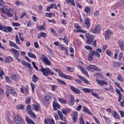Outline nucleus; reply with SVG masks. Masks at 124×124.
Here are the masks:
<instances>
[{
	"label": "nucleus",
	"mask_w": 124,
	"mask_h": 124,
	"mask_svg": "<svg viewBox=\"0 0 124 124\" xmlns=\"http://www.w3.org/2000/svg\"><path fill=\"white\" fill-rule=\"evenodd\" d=\"M94 56H96V57H97L98 58H100V54H99V53L97 52V51L92 50L89 53L88 57V61L89 62H92Z\"/></svg>",
	"instance_id": "f257e3e1"
},
{
	"label": "nucleus",
	"mask_w": 124,
	"mask_h": 124,
	"mask_svg": "<svg viewBox=\"0 0 124 124\" xmlns=\"http://www.w3.org/2000/svg\"><path fill=\"white\" fill-rule=\"evenodd\" d=\"M52 98V94L50 93L46 94L43 99V103L44 105L45 106H47V105L50 103V100Z\"/></svg>",
	"instance_id": "f03ea898"
},
{
	"label": "nucleus",
	"mask_w": 124,
	"mask_h": 124,
	"mask_svg": "<svg viewBox=\"0 0 124 124\" xmlns=\"http://www.w3.org/2000/svg\"><path fill=\"white\" fill-rule=\"evenodd\" d=\"M31 108V105H27V111L29 115H30L31 117H32L33 118L35 119V118H36V116H35V114H34V113H33V111H32L33 110V109Z\"/></svg>",
	"instance_id": "7ed1b4c3"
},
{
	"label": "nucleus",
	"mask_w": 124,
	"mask_h": 124,
	"mask_svg": "<svg viewBox=\"0 0 124 124\" xmlns=\"http://www.w3.org/2000/svg\"><path fill=\"white\" fill-rule=\"evenodd\" d=\"M41 59L45 64H46V65H51V64H52L50 61L48 60V58H47V57H46L44 54L42 55Z\"/></svg>",
	"instance_id": "20e7f679"
},
{
	"label": "nucleus",
	"mask_w": 124,
	"mask_h": 124,
	"mask_svg": "<svg viewBox=\"0 0 124 124\" xmlns=\"http://www.w3.org/2000/svg\"><path fill=\"white\" fill-rule=\"evenodd\" d=\"M0 30L5 31V32H11L13 29L10 26L5 27L0 24Z\"/></svg>",
	"instance_id": "39448f33"
},
{
	"label": "nucleus",
	"mask_w": 124,
	"mask_h": 124,
	"mask_svg": "<svg viewBox=\"0 0 124 124\" xmlns=\"http://www.w3.org/2000/svg\"><path fill=\"white\" fill-rule=\"evenodd\" d=\"M39 70L41 71L44 76H48L49 75V71H50L49 68H43L42 66H41V69Z\"/></svg>",
	"instance_id": "423d86ee"
},
{
	"label": "nucleus",
	"mask_w": 124,
	"mask_h": 124,
	"mask_svg": "<svg viewBox=\"0 0 124 124\" xmlns=\"http://www.w3.org/2000/svg\"><path fill=\"white\" fill-rule=\"evenodd\" d=\"M8 91L11 94L14 95V96H17V93H16V90L13 88V87H8Z\"/></svg>",
	"instance_id": "0eeeda50"
},
{
	"label": "nucleus",
	"mask_w": 124,
	"mask_h": 124,
	"mask_svg": "<svg viewBox=\"0 0 124 124\" xmlns=\"http://www.w3.org/2000/svg\"><path fill=\"white\" fill-rule=\"evenodd\" d=\"M111 35H113L112 31L109 30H107V31H106V33L105 34V37L106 40H108V39H109V38L110 36H111Z\"/></svg>",
	"instance_id": "6e6552de"
},
{
	"label": "nucleus",
	"mask_w": 124,
	"mask_h": 124,
	"mask_svg": "<svg viewBox=\"0 0 124 124\" xmlns=\"http://www.w3.org/2000/svg\"><path fill=\"white\" fill-rule=\"evenodd\" d=\"M78 67L80 69L83 74H84L85 76H87V77H89V73H88V71H87V70H86L85 68H84V67L80 65H78Z\"/></svg>",
	"instance_id": "1a4fd4ad"
},
{
	"label": "nucleus",
	"mask_w": 124,
	"mask_h": 124,
	"mask_svg": "<svg viewBox=\"0 0 124 124\" xmlns=\"http://www.w3.org/2000/svg\"><path fill=\"white\" fill-rule=\"evenodd\" d=\"M100 31H101V25L99 24L92 31V32L93 33H99Z\"/></svg>",
	"instance_id": "9d476101"
},
{
	"label": "nucleus",
	"mask_w": 124,
	"mask_h": 124,
	"mask_svg": "<svg viewBox=\"0 0 124 124\" xmlns=\"http://www.w3.org/2000/svg\"><path fill=\"white\" fill-rule=\"evenodd\" d=\"M15 122L17 124H22L23 123L22 118L20 117L18 115H16L15 117Z\"/></svg>",
	"instance_id": "9b49d317"
},
{
	"label": "nucleus",
	"mask_w": 124,
	"mask_h": 124,
	"mask_svg": "<svg viewBox=\"0 0 124 124\" xmlns=\"http://www.w3.org/2000/svg\"><path fill=\"white\" fill-rule=\"evenodd\" d=\"M96 81H97L98 85L101 86V87H103V86H107L108 85V83H107V81L105 80H100L98 79H96Z\"/></svg>",
	"instance_id": "f8f14e48"
},
{
	"label": "nucleus",
	"mask_w": 124,
	"mask_h": 124,
	"mask_svg": "<svg viewBox=\"0 0 124 124\" xmlns=\"http://www.w3.org/2000/svg\"><path fill=\"white\" fill-rule=\"evenodd\" d=\"M69 87L71 90H72L75 93H77V94H79V93H81V91H80L78 88H76L72 86V85H70Z\"/></svg>",
	"instance_id": "ddd939ff"
},
{
	"label": "nucleus",
	"mask_w": 124,
	"mask_h": 124,
	"mask_svg": "<svg viewBox=\"0 0 124 124\" xmlns=\"http://www.w3.org/2000/svg\"><path fill=\"white\" fill-rule=\"evenodd\" d=\"M11 51L13 52L14 54H15V56H14L15 58L20 57V52H19V51L15 49V48H11Z\"/></svg>",
	"instance_id": "4468645a"
},
{
	"label": "nucleus",
	"mask_w": 124,
	"mask_h": 124,
	"mask_svg": "<svg viewBox=\"0 0 124 124\" xmlns=\"http://www.w3.org/2000/svg\"><path fill=\"white\" fill-rule=\"evenodd\" d=\"M58 114L60 117V120L62 121H63V122H66V118H63V114H62V112L60 110H58Z\"/></svg>",
	"instance_id": "2eb2a0df"
},
{
	"label": "nucleus",
	"mask_w": 124,
	"mask_h": 124,
	"mask_svg": "<svg viewBox=\"0 0 124 124\" xmlns=\"http://www.w3.org/2000/svg\"><path fill=\"white\" fill-rule=\"evenodd\" d=\"M45 124H55V121L53 119H50V118H47V120L45 119L44 121Z\"/></svg>",
	"instance_id": "dca6fc26"
},
{
	"label": "nucleus",
	"mask_w": 124,
	"mask_h": 124,
	"mask_svg": "<svg viewBox=\"0 0 124 124\" xmlns=\"http://www.w3.org/2000/svg\"><path fill=\"white\" fill-rule=\"evenodd\" d=\"M78 78L80 79V80H82V81H83L85 83V84H87V85H89L90 84V82H89V80L88 79H86V78L83 77L80 75L78 76Z\"/></svg>",
	"instance_id": "f3484780"
},
{
	"label": "nucleus",
	"mask_w": 124,
	"mask_h": 124,
	"mask_svg": "<svg viewBox=\"0 0 124 124\" xmlns=\"http://www.w3.org/2000/svg\"><path fill=\"white\" fill-rule=\"evenodd\" d=\"M47 36V34L44 32H41L37 36V38L38 39H40L41 37H43V38H45Z\"/></svg>",
	"instance_id": "a211bd4d"
},
{
	"label": "nucleus",
	"mask_w": 124,
	"mask_h": 124,
	"mask_svg": "<svg viewBox=\"0 0 124 124\" xmlns=\"http://www.w3.org/2000/svg\"><path fill=\"white\" fill-rule=\"evenodd\" d=\"M69 104L70 106L74 105V96L72 94L70 96V99Z\"/></svg>",
	"instance_id": "6ab92c4d"
},
{
	"label": "nucleus",
	"mask_w": 124,
	"mask_h": 124,
	"mask_svg": "<svg viewBox=\"0 0 124 124\" xmlns=\"http://www.w3.org/2000/svg\"><path fill=\"white\" fill-rule=\"evenodd\" d=\"M53 106L54 110H57V108L60 109L61 108V105H59L58 103L56 102H53Z\"/></svg>",
	"instance_id": "aec40b11"
},
{
	"label": "nucleus",
	"mask_w": 124,
	"mask_h": 124,
	"mask_svg": "<svg viewBox=\"0 0 124 124\" xmlns=\"http://www.w3.org/2000/svg\"><path fill=\"white\" fill-rule=\"evenodd\" d=\"M94 67H95V66L93 65H90L86 67V69L87 70H88V71L92 72L94 70Z\"/></svg>",
	"instance_id": "412c9836"
},
{
	"label": "nucleus",
	"mask_w": 124,
	"mask_h": 124,
	"mask_svg": "<svg viewBox=\"0 0 124 124\" xmlns=\"http://www.w3.org/2000/svg\"><path fill=\"white\" fill-rule=\"evenodd\" d=\"M94 39V37H92V38H90L89 39H87L86 42L87 44L91 45L93 43Z\"/></svg>",
	"instance_id": "4be33fe9"
},
{
	"label": "nucleus",
	"mask_w": 124,
	"mask_h": 124,
	"mask_svg": "<svg viewBox=\"0 0 124 124\" xmlns=\"http://www.w3.org/2000/svg\"><path fill=\"white\" fill-rule=\"evenodd\" d=\"M85 25L86 28H90L91 27V23L90 22V18H87L85 20Z\"/></svg>",
	"instance_id": "5701e85b"
},
{
	"label": "nucleus",
	"mask_w": 124,
	"mask_h": 124,
	"mask_svg": "<svg viewBox=\"0 0 124 124\" xmlns=\"http://www.w3.org/2000/svg\"><path fill=\"white\" fill-rule=\"evenodd\" d=\"M46 26V24H45V21H44L43 24L42 26H38L37 27V29L40 30L41 31H45V26Z\"/></svg>",
	"instance_id": "b1692460"
},
{
	"label": "nucleus",
	"mask_w": 124,
	"mask_h": 124,
	"mask_svg": "<svg viewBox=\"0 0 124 124\" xmlns=\"http://www.w3.org/2000/svg\"><path fill=\"white\" fill-rule=\"evenodd\" d=\"M83 112H85V113H87L89 115H93V113H91V111H90V110H89V109H88V108H87L86 107H83Z\"/></svg>",
	"instance_id": "393cba45"
},
{
	"label": "nucleus",
	"mask_w": 124,
	"mask_h": 124,
	"mask_svg": "<svg viewBox=\"0 0 124 124\" xmlns=\"http://www.w3.org/2000/svg\"><path fill=\"white\" fill-rule=\"evenodd\" d=\"M13 62V58L11 57V56H8L7 57L5 62L6 63H9L10 62Z\"/></svg>",
	"instance_id": "a878e982"
},
{
	"label": "nucleus",
	"mask_w": 124,
	"mask_h": 124,
	"mask_svg": "<svg viewBox=\"0 0 124 124\" xmlns=\"http://www.w3.org/2000/svg\"><path fill=\"white\" fill-rule=\"evenodd\" d=\"M112 66L113 67H114V68H118V66H121V62H113Z\"/></svg>",
	"instance_id": "bb28decb"
},
{
	"label": "nucleus",
	"mask_w": 124,
	"mask_h": 124,
	"mask_svg": "<svg viewBox=\"0 0 124 124\" xmlns=\"http://www.w3.org/2000/svg\"><path fill=\"white\" fill-rule=\"evenodd\" d=\"M119 46L122 51H124V43L123 41H119Z\"/></svg>",
	"instance_id": "cd10ccee"
},
{
	"label": "nucleus",
	"mask_w": 124,
	"mask_h": 124,
	"mask_svg": "<svg viewBox=\"0 0 124 124\" xmlns=\"http://www.w3.org/2000/svg\"><path fill=\"white\" fill-rule=\"evenodd\" d=\"M14 11L13 10H9V12L7 13V15L8 17H13Z\"/></svg>",
	"instance_id": "c85d7f7f"
},
{
	"label": "nucleus",
	"mask_w": 124,
	"mask_h": 124,
	"mask_svg": "<svg viewBox=\"0 0 124 124\" xmlns=\"http://www.w3.org/2000/svg\"><path fill=\"white\" fill-rule=\"evenodd\" d=\"M26 121L28 124H35L34 122L32 121V120L29 117L26 118Z\"/></svg>",
	"instance_id": "c756f323"
},
{
	"label": "nucleus",
	"mask_w": 124,
	"mask_h": 124,
	"mask_svg": "<svg viewBox=\"0 0 124 124\" xmlns=\"http://www.w3.org/2000/svg\"><path fill=\"white\" fill-rule=\"evenodd\" d=\"M33 107L35 111L37 112L39 111V108H40V105L37 104V105H33Z\"/></svg>",
	"instance_id": "7c9ffc66"
},
{
	"label": "nucleus",
	"mask_w": 124,
	"mask_h": 124,
	"mask_svg": "<svg viewBox=\"0 0 124 124\" xmlns=\"http://www.w3.org/2000/svg\"><path fill=\"white\" fill-rule=\"evenodd\" d=\"M12 79L14 81H18V80H19V76L16 75H12Z\"/></svg>",
	"instance_id": "2f4dec72"
},
{
	"label": "nucleus",
	"mask_w": 124,
	"mask_h": 124,
	"mask_svg": "<svg viewBox=\"0 0 124 124\" xmlns=\"http://www.w3.org/2000/svg\"><path fill=\"white\" fill-rule=\"evenodd\" d=\"M32 80L34 83H36L38 81V77L35 74H34L32 76Z\"/></svg>",
	"instance_id": "473e14b6"
},
{
	"label": "nucleus",
	"mask_w": 124,
	"mask_h": 124,
	"mask_svg": "<svg viewBox=\"0 0 124 124\" xmlns=\"http://www.w3.org/2000/svg\"><path fill=\"white\" fill-rule=\"evenodd\" d=\"M82 91L84 92V93H91V92H93V90L90 89L88 88H83Z\"/></svg>",
	"instance_id": "72a5a7b5"
},
{
	"label": "nucleus",
	"mask_w": 124,
	"mask_h": 124,
	"mask_svg": "<svg viewBox=\"0 0 124 124\" xmlns=\"http://www.w3.org/2000/svg\"><path fill=\"white\" fill-rule=\"evenodd\" d=\"M28 56L30 57V58H32V59H34L35 60H36V56L33 53H31V52H29Z\"/></svg>",
	"instance_id": "f704fd0d"
},
{
	"label": "nucleus",
	"mask_w": 124,
	"mask_h": 124,
	"mask_svg": "<svg viewBox=\"0 0 124 124\" xmlns=\"http://www.w3.org/2000/svg\"><path fill=\"white\" fill-rule=\"evenodd\" d=\"M71 109L70 108H65L62 110V112L64 115H67L68 112H70Z\"/></svg>",
	"instance_id": "c9c22d12"
},
{
	"label": "nucleus",
	"mask_w": 124,
	"mask_h": 124,
	"mask_svg": "<svg viewBox=\"0 0 124 124\" xmlns=\"http://www.w3.org/2000/svg\"><path fill=\"white\" fill-rule=\"evenodd\" d=\"M16 44H18L19 45H21V42H20L19 37H18V35L17 34L16 35Z\"/></svg>",
	"instance_id": "e433bc0d"
},
{
	"label": "nucleus",
	"mask_w": 124,
	"mask_h": 124,
	"mask_svg": "<svg viewBox=\"0 0 124 124\" xmlns=\"http://www.w3.org/2000/svg\"><path fill=\"white\" fill-rule=\"evenodd\" d=\"M59 100L61 103H62V104H66V100H64L63 98H59Z\"/></svg>",
	"instance_id": "4c0bfd02"
},
{
	"label": "nucleus",
	"mask_w": 124,
	"mask_h": 124,
	"mask_svg": "<svg viewBox=\"0 0 124 124\" xmlns=\"http://www.w3.org/2000/svg\"><path fill=\"white\" fill-rule=\"evenodd\" d=\"M0 10H1V11H2L3 13H5L7 15V12H9L8 9H6L5 7H4V8H1Z\"/></svg>",
	"instance_id": "58836bf2"
},
{
	"label": "nucleus",
	"mask_w": 124,
	"mask_h": 124,
	"mask_svg": "<svg viewBox=\"0 0 124 124\" xmlns=\"http://www.w3.org/2000/svg\"><path fill=\"white\" fill-rule=\"evenodd\" d=\"M57 81L59 83V84H60V85H65V82L64 81L62 80V79L58 78L57 79Z\"/></svg>",
	"instance_id": "ea45409f"
},
{
	"label": "nucleus",
	"mask_w": 124,
	"mask_h": 124,
	"mask_svg": "<svg viewBox=\"0 0 124 124\" xmlns=\"http://www.w3.org/2000/svg\"><path fill=\"white\" fill-rule=\"evenodd\" d=\"M114 118H116V119H118V120H120L121 119V117H120V115L119 113H117V112L114 111V113L113 115Z\"/></svg>",
	"instance_id": "a19ab883"
},
{
	"label": "nucleus",
	"mask_w": 124,
	"mask_h": 124,
	"mask_svg": "<svg viewBox=\"0 0 124 124\" xmlns=\"http://www.w3.org/2000/svg\"><path fill=\"white\" fill-rule=\"evenodd\" d=\"M75 32H82L83 33H87V31L85 30H82L81 29H79L78 30H75Z\"/></svg>",
	"instance_id": "79ce46f5"
},
{
	"label": "nucleus",
	"mask_w": 124,
	"mask_h": 124,
	"mask_svg": "<svg viewBox=\"0 0 124 124\" xmlns=\"http://www.w3.org/2000/svg\"><path fill=\"white\" fill-rule=\"evenodd\" d=\"M2 75L4 76V72H3V70L2 69L0 70V79L2 80L3 79Z\"/></svg>",
	"instance_id": "37998d69"
},
{
	"label": "nucleus",
	"mask_w": 124,
	"mask_h": 124,
	"mask_svg": "<svg viewBox=\"0 0 124 124\" xmlns=\"http://www.w3.org/2000/svg\"><path fill=\"white\" fill-rule=\"evenodd\" d=\"M62 40H63V41L64 42L65 44H66V45H68V39H67V37H66V36H64Z\"/></svg>",
	"instance_id": "c03bdc74"
},
{
	"label": "nucleus",
	"mask_w": 124,
	"mask_h": 124,
	"mask_svg": "<svg viewBox=\"0 0 124 124\" xmlns=\"http://www.w3.org/2000/svg\"><path fill=\"white\" fill-rule=\"evenodd\" d=\"M12 25L13 27H20L21 26V24L18 22H13L12 23Z\"/></svg>",
	"instance_id": "a18cd8bd"
},
{
	"label": "nucleus",
	"mask_w": 124,
	"mask_h": 124,
	"mask_svg": "<svg viewBox=\"0 0 124 124\" xmlns=\"http://www.w3.org/2000/svg\"><path fill=\"white\" fill-rule=\"evenodd\" d=\"M79 124H85V122L84 121V119H83V117H79Z\"/></svg>",
	"instance_id": "49530a36"
},
{
	"label": "nucleus",
	"mask_w": 124,
	"mask_h": 124,
	"mask_svg": "<svg viewBox=\"0 0 124 124\" xmlns=\"http://www.w3.org/2000/svg\"><path fill=\"white\" fill-rule=\"evenodd\" d=\"M123 4H124V2H123L120 1V2H118L116 4V7H119V6H123Z\"/></svg>",
	"instance_id": "de8ad7c7"
},
{
	"label": "nucleus",
	"mask_w": 124,
	"mask_h": 124,
	"mask_svg": "<svg viewBox=\"0 0 124 124\" xmlns=\"http://www.w3.org/2000/svg\"><path fill=\"white\" fill-rule=\"evenodd\" d=\"M115 85L118 87L121 90V92H124V89H123V88H122V86L119 84L118 82H115Z\"/></svg>",
	"instance_id": "09e8293b"
},
{
	"label": "nucleus",
	"mask_w": 124,
	"mask_h": 124,
	"mask_svg": "<svg viewBox=\"0 0 124 124\" xmlns=\"http://www.w3.org/2000/svg\"><path fill=\"white\" fill-rule=\"evenodd\" d=\"M31 86L32 92L33 93H34V89H35V86L32 82H31Z\"/></svg>",
	"instance_id": "8fccbe9b"
},
{
	"label": "nucleus",
	"mask_w": 124,
	"mask_h": 124,
	"mask_svg": "<svg viewBox=\"0 0 124 124\" xmlns=\"http://www.w3.org/2000/svg\"><path fill=\"white\" fill-rule=\"evenodd\" d=\"M16 108L19 110H23L24 109V106L22 105H19L16 106Z\"/></svg>",
	"instance_id": "3c124183"
},
{
	"label": "nucleus",
	"mask_w": 124,
	"mask_h": 124,
	"mask_svg": "<svg viewBox=\"0 0 124 124\" xmlns=\"http://www.w3.org/2000/svg\"><path fill=\"white\" fill-rule=\"evenodd\" d=\"M67 70L70 72H74V69L73 68H71V67H68L67 68Z\"/></svg>",
	"instance_id": "603ef678"
},
{
	"label": "nucleus",
	"mask_w": 124,
	"mask_h": 124,
	"mask_svg": "<svg viewBox=\"0 0 124 124\" xmlns=\"http://www.w3.org/2000/svg\"><path fill=\"white\" fill-rule=\"evenodd\" d=\"M45 16L46 17H48L49 18H51V17L53 16V14L52 13L48 14V13H46L45 14Z\"/></svg>",
	"instance_id": "864d4df0"
},
{
	"label": "nucleus",
	"mask_w": 124,
	"mask_h": 124,
	"mask_svg": "<svg viewBox=\"0 0 124 124\" xmlns=\"http://www.w3.org/2000/svg\"><path fill=\"white\" fill-rule=\"evenodd\" d=\"M30 102H31V98L30 97L27 98L25 101L26 104H30Z\"/></svg>",
	"instance_id": "5fc2aeb1"
},
{
	"label": "nucleus",
	"mask_w": 124,
	"mask_h": 124,
	"mask_svg": "<svg viewBox=\"0 0 124 124\" xmlns=\"http://www.w3.org/2000/svg\"><path fill=\"white\" fill-rule=\"evenodd\" d=\"M93 118L94 119L96 123H97V124H101L99 122V120L97 119L96 117H93Z\"/></svg>",
	"instance_id": "6e6d98bb"
},
{
	"label": "nucleus",
	"mask_w": 124,
	"mask_h": 124,
	"mask_svg": "<svg viewBox=\"0 0 124 124\" xmlns=\"http://www.w3.org/2000/svg\"><path fill=\"white\" fill-rule=\"evenodd\" d=\"M84 48L86 49V50H91V51H93V48L91 46H84Z\"/></svg>",
	"instance_id": "4d7b16f0"
},
{
	"label": "nucleus",
	"mask_w": 124,
	"mask_h": 124,
	"mask_svg": "<svg viewBox=\"0 0 124 124\" xmlns=\"http://www.w3.org/2000/svg\"><path fill=\"white\" fill-rule=\"evenodd\" d=\"M64 78L65 79H67L68 80H71L72 79L71 77H70L69 76L66 75H65V76H64Z\"/></svg>",
	"instance_id": "13d9d810"
},
{
	"label": "nucleus",
	"mask_w": 124,
	"mask_h": 124,
	"mask_svg": "<svg viewBox=\"0 0 124 124\" xmlns=\"http://www.w3.org/2000/svg\"><path fill=\"white\" fill-rule=\"evenodd\" d=\"M16 44H15V43L13 42V41H9V45L12 46V47H14Z\"/></svg>",
	"instance_id": "bf43d9fd"
},
{
	"label": "nucleus",
	"mask_w": 124,
	"mask_h": 124,
	"mask_svg": "<svg viewBox=\"0 0 124 124\" xmlns=\"http://www.w3.org/2000/svg\"><path fill=\"white\" fill-rule=\"evenodd\" d=\"M24 90L25 93H28V92H29V87L26 86L24 88Z\"/></svg>",
	"instance_id": "052dcab7"
},
{
	"label": "nucleus",
	"mask_w": 124,
	"mask_h": 124,
	"mask_svg": "<svg viewBox=\"0 0 124 124\" xmlns=\"http://www.w3.org/2000/svg\"><path fill=\"white\" fill-rule=\"evenodd\" d=\"M59 75L60 76V77H62V78H64V76L65 75H64L63 74V73H62V71L59 73Z\"/></svg>",
	"instance_id": "680f3d73"
},
{
	"label": "nucleus",
	"mask_w": 124,
	"mask_h": 124,
	"mask_svg": "<svg viewBox=\"0 0 124 124\" xmlns=\"http://www.w3.org/2000/svg\"><path fill=\"white\" fill-rule=\"evenodd\" d=\"M73 117L78 118V111H75L73 112Z\"/></svg>",
	"instance_id": "e2e57ef3"
},
{
	"label": "nucleus",
	"mask_w": 124,
	"mask_h": 124,
	"mask_svg": "<svg viewBox=\"0 0 124 124\" xmlns=\"http://www.w3.org/2000/svg\"><path fill=\"white\" fill-rule=\"evenodd\" d=\"M50 31H52V32L53 33V34H54V35H57V33L56 32V31H55V30H54L53 28H51L50 29Z\"/></svg>",
	"instance_id": "0e129e2a"
},
{
	"label": "nucleus",
	"mask_w": 124,
	"mask_h": 124,
	"mask_svg": "<svg viewBox=\"0 0 124 124\" xmlns=\"http://www.w3.org/2000/svg\"><path fill=\"white\" fill-rule=\"evenodd\" d=\"M90 10H91V9L89 7H86L85 8V12L86 13H88V12H90Z\"/></svg>",
	"instance_id": "69168bd1"
},
{
	"label": "nucleus",
	"mask_w": 124,
	"mask_h": 124,
	"mask_svg": "<svg viewBox=\"0 0 124 124\" xmlns=\"http://www.w3.org/2000/svg\"><path fill=\"white\" fill-rule=\"evenodd\" d=\"M119 113L122 118H124V112L123 110H119Z\"/></svg>",
	"instance_id": "338daca9"
},
{
	"label": "nucleus",
	"mask_w": 124,
	"mask_h": 124,
	"mask_svg": "<svg viewBox=\"0 0 124 124\" xmlns=\"http://www.w3.org/2000/svg\"><path fill=\"white\" fill-rule=\"evenodd\" d=\"M57 88H58V87L56 85H52L51 86V90L52 91H55L57 89Z\"/></svg>",
	"instance_id": "774afa93"
}]
</instances>
